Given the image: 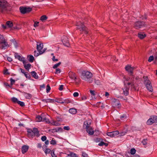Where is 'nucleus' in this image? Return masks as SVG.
<instances>
[{
  "mask_svg": "<svg viewBox=\"0 0 157 157\" xmlns=\"http://www.w3.org/2000/svg\"><path fill=\"white\" fill-rule=\"evenodd\" d=\"M99 146H102L105 145V146L107 147L108 145V144L107 143H105L103 141H101L100 143L98 144Z\"/></svg>",
  "mask_w": 157,
  "mask_h": 157,
  "instance_id": "nucleus-32",
  "label": "nucleus"
},
{
  "mask_svg": "<svg viewBox=\"0 0 157 157\" xmlns=\"http://www.w3.org/2000/svg\"><path fill=\"white\" fill-rule=\"evenodd\" d=\"M19 10L21 13L22 14L29 13L32 10V9L30 7H26L23 6L20 7Z\"/></svg>",
  "mask_w": 157,
  "mask_h": 157,
  "instance_id": "nucleus-11",
  "label": "nucleus"
},
{
  "mask_svg": "<svg viewBox=\"0 0 157 157\" xmlns=\"http://www.w3.org/2000/svg\"><path fill=\"white\" fill-rule=\"evenodd\" d=\"M28 57H29V59H28L30 63L33 62L34 60V58L33 56L31 55H29L28 56Z\"/></svg>",
  "mask_w": 157,
  "mask_h": 157,
  "instance_id": "nucleus-24",
  "label": "nucleus"
},
{
  "mask_svg": "<svg viewBox=\"0 0 157 157\" xmlns=\"http://www.w3.org/2000/svg\"><path fill=\"white\" fill-rule=\"evenodd\" d=\"M25 96L27 99H30L32 97L31 95L29 93H25Z\"/></svg>",
  "mask_w": 157,
  "mask_h": 157,
  "instance_id": "nucleus-31",
  "label": "nucleus"
},
{
  "mask_svg": "<svg viewBox=\"0 0 157 157\" xmlns=\"http://www.w3.org/2000/svg\"><path fill=\"white\" fill-rule=\"evenodd\" d=\"M17 103L21 107H23L25 106L24 103L22 101H17Z\"/></svg>",
  "mask_w": 157,
  "mask_h": 157,
  "instance_id": "nucleus-34",
  "label": "nucleus"
},
{
  "mask_svg": "<svg viewBox=\"0 0 157 157\" xmlns=\"http://www.w3.org/2000/svg\"><path fill=\"white\" fill-rule=\"evenodd\" d=\"M134 78H132V77L131 79L132 80V81H131L130 82H128L127 83V85H131V86L132 87L134 86Z\"/></svg>",
  "mask_w": 157,
  "mask_h": 157,
  "instance_id": "nucleus-30",
  "label": "nucleus"
},
{
  "mask_svg": "<svg viewBox=\"0 0 157 157\" xmlns=\"http://www.w3.org/2000/svg\"><path fill=\"white\" fill-rule=\"evenodd\" d=\"M100 140L101 139L99 138H96L94 139V141L96 142H99Z\"/></svg>",
  "mask_w": 157,
  "mask_h": 157,
  "instance_id": "nucleus-54",
  "label": "nucleus"
},
{
  "mask_svg": "<svg viewBox=\"0 0 157 157\" xmlns=\"http://www.w3.org/2000/svg\"><path fill=\"white\" fill-rule=\"evenodd\" d=\"M41 139L42 141H44L46 140L47 137L45 136H44L41 137Z\"/></svg>",
  "mask_w": 157,
  "mask_h": 157,
  "instance_id": "nucleus-53",
  "label": "nucleus"
},
{
  "mask_svg": "<svg viewBox=\"0 0 157 157\" xmlns=\"http://www.w3.org/2000/svg\"><path fill=\"white\" fill-rule=\"evenodd\" d=\"M73 96L74 97H77L78 96L79 94L78 92H75L73 94Z\"/></svg>",
  "mask_w": 157,
  "mask_h": 157,
  "instance_id": "nucleus-60",
  "label": "nucleus"
},
{
  "mask_svg": "<svg viewBox=\"0 0 157 157\" xmlns=\"http://www.w3.org/2000/svg\"><path fill=\"white\" fill-rule=\"evenodd\" d=\"M119 134V132L118 131H115L110 132H108L107 135L111 137H113L118 135Z\"/></svg>",
  "mask_w": 157,
  "mask_h": 157,
  "instance_id": "nucleus-14",
  "label": "nucleus"
},
{
  "mask_svg": "<svg viewBox=\"0 0 157 157\" xmlns=\"http://www.w3.org/2000/svg\"><path fill=\"white\" fill-rule=\"evenodd\" d=\"M15 58L18 59L21 61L22 62L23 64H24V63H25V58L23 57H21L17 53H15Z\"/></svg>",
  "mask_w": 157,
  "mask_h": 157,
  "instance_id": "nucleus-15",
  "label": "nucleus"
},
{
  "mask_svg": "<svg viewBox=\"0 0 157 157\" xmlns=\"http://www.w3.org/2000/svg\"><path fill=\"white\" fill-rule=\"evenodd\" d=\"M31 75L32 76L36 79L38 78V76L37 74L36 73L35 71H32L31 72Z\"/></svg>",
  "mask_w": 157,
  "mask_h": 157,
  "instance_id": "nucleus-23",
  "label": "nucleus"
},
{
  "mask_svg": "<svg viewBox=\"0 0 157 157\" xmlns=\"http://www.w3.org/2000/svg\"><path fill=\"white\" fill-rule=\"evenodd\" d=\"M127 117L125 114H123L122 115L120 116V119L121 120H123L124 119H126Z\"/></svg>",
  "mask_w": 157,
  "mask_h": 157,
  "instance_id": "nucleus-42",
  "label": "nucleus"
},
{
  "mask_svg": "<svg viewBox=\"0 0 157 157\" xmlns=\"http://www.w3.org/2000/svg\"><path fill=\"white\" fill-rule=\"evenodd\" d=\"M43 150L44 151L47 148V146L45 144L43 145L42 147Z\"/></svg>",
  "mask_w": 157,
  "mask_h": 157,
  "instance_id": "nucleus-57",
  "label": "nucleus"
},
{
  "mask_svg": "<svg viewBox=\"0 0 157 157\" xmlns=\"http://www.w3.org/2000/svg\"><path fill=\"white\" fill-rule=\"evenodd\" d=\"M42 101L46 103L50 102L53 103L54 102L55 100L51 99H43Z\"/></svg>",
  "mask_w": 157,
  "mask_h": 157,
  "instance_id": "nucleus-22",
  "label": "nucleus"
},
{
  "mask_svg": "<svg viewBox=\"0 0 157 157\" xmlns=\"http://www.w3.org/2000/svg\"><path fill=\"white\" fill-rule=\"evenodd\" d=\"M76 25L77 26V29H79L80 31V33H85L87 34L88 33V29L84 25L82 22L80 21L77 22Z\"/></svg>",
  "mask_w": 157,
  "mask_h": 157,
  "instance_id": "nucleus-2",
  "label": "nucleus"
},
{
  "mask_svg": "<svg viewBox=\"0 0 157 157\" xmlns=\"http://www.w3.org/2000/svg\"><path fill=\"white\" fill-rule=\"evenodd\" d=\"M27 136L29 138H33L35 136L38 137L40 134L38 129L36 128H34L33 129L29 128L27 130Z\"/></svg>",
  "mask_w": 157,
  "mask_h": 157,
  "instance_id": "nucleus-1",
  "label": "nucleus"
},
{
  "mask_svg": "<svg viewBox=\"0 0 157 157\" xmlns=\"http://www.w3.org/2000/svg\"><path fill=\"white\" fill-rule=\"evenodd\" d=\"M24 75L27 78L29 79H30L31 78V77L30 75L28 73L26 72L25 73H24Z\"/></svg>",
  "mask_w": 157,
  "mask_h": 157,
  "instance_id": "nucleus-40",
  "label": "nucleus"
},
{
  "mask_svg": "<svg viewBox=\"0 0 157 157\" xmlns=\"http://www.w3.org/2000/svg\"><path fill=\"white\" fill-rule=\"evenodd\" d=\"M4 74L8 75H9L10 74V73L8 72V70L7 69H6L4 70Z\"/></svg>",
  "mask_w": 157,
  "mask_h": 157,
  "instance_id": "nucleus-56",
  "label": "nucleus"
},
{
  "mask_svg": "<svg viewBox=\"0 0 157 157\" xmlns=\"http://www.w3.org/2000/svg\"><path fill=\"white\" fill-rule=\"evenodd\" d=\"M121 104L120 103V102L119 101V103L118 104H117V105H116V107H117V108L120 109L121 108Z\"/></svg>",
  "mask_w": 157,
  "mask_h": 157,
  "instance_id": "nucleus-58",
  "label": "nucleus"
},
{
  "mask_svg": "<svg viewBox=\"0 0 157 157\" xmlns=\"http://www.w3.org/2000/svg\"><path fill=\"white\" fill-rule=\"evenodd\" d=\"M143 78L144 79V83L145 84L147 90L150 92H152L153 90V87L151 82L148 78V76H144Z\"/></svg>",
  "mask_w": 157,
  "mask_h": 157,
  "instance_id": "nucleus-3",
  "label": "nucleus"
},
{
  "mask_svg": "<svg viewBox=\"0 0 157 157\" xmlns=\"http://www.w3.org/2000/svg\"><path fill=\"white\" fill-rule=\"evenodd\" d=\"M122 89L123 90V93L126 96L128 95L129 94V88L127 87H125Z\"/></svg>",
  "mask_w": 157,
  "mask_h": 157,
  "instance_id": "nucleus-19",
  "label": "nucleus"
},
{
  "mask_svg": "<svg viewBox=\"0 0 157 157\" xmlns=\"http://www.w3.org/2000/svg\"><path fill=\"white\" fill-rule=\"evenodd\" d=\"M134 67H132L130 65H127L125 67L126 70L127 71L129 75L132 76L133 78H134V76L133 75V71L135 69Z\"/></svg>",
  "mask_w": 157,
  "mask_h": 157,
  "instance_id": "nucleus-10",
  "label": "nucleus"
},
{
  "mask_svg": "<svg viewBox=\"0 0 157 157\" xmlns=\"http://www.w3.org/2000/svg\"><path fill=\"white\" fill-rule=\"evenodd\" d=\"M29 147L28 146L24 145L21 148L22 152L23 154L26 153L28 150Z\"/></svg>",
  "mask_w": 157,
  "mask_h": 157,
  "instance_id": "nucleus-17",
  "label": "nucleus"
},
{
  "mask_svg": "<svg viewBox=\"0 0 157 157\" xmlns=\"http://www.w3.org/2000/svg\"><path fill=\"white\" fill-rule=\"evenodd\" d=\"M93 76L92 74L88 71H83L81 74V78L83 80L86 81L88 79L91 78Z\"/></svg>",
  "mask_w": 157,
  "mask_h": 157,
  "instance_id": "nucleus-4",
  "label": "nucleus"
},
{
  "mask_svg": "<svg viewBox=\"0 0 157 157\" xmlns=\"http://www.w3.org/2000/svg\"><path fill=\"white\" fill-rule=\"evenodd\" d=\"M26 62L25 61V63L24 64V67L28 71H29V69L31 67V65L30 63H28V64H26Z\"/></svg>",
  "mask_w": 157,
  "mask_h": 157,
  "instance_id": "nucleus-20",
  "label": "nucleus"
},
{
  "mask_svg": "<svg viewBox=\"0 0 157 157\" xmlns=\"http://www.w3.org/2000/svg\"><path fill=\"white\" fill-rule=\"evenodd\" d=\"M82 155L83 157H88V155L84 152L82 153Z\"/></svg>",
  "mask_w": 157,
  "mask_h": 157,
  "instance_id": "nucleus-52",
  "label": "nucleus"
},
{
  "mask_svg": "<svg viewBox=\"0 0 157 157\" xmlns=\"http://www.w3.org/2000/svg\"><path fill=\"white\" fill-rule=\"evenodd\" d=\"M146 25L142 21H137L135 23L134 27L136 29H139L145 26Z\"/></svg>",
  "mask_w": 157,
  "mask_h": 157,
  "instance_id": "nucleus-9",
  "label": "nucleus"
},
{
  "mask_svg": "<svg viewBox=\"0 0 157 157\" xmlns=\"http://www.w3.org/2000/svg\"><path fill=\"white\" fill-rule=\"evenodd\" d=\"M95 83L97 85H100L101 84L100 81L99 80H96L95 79Z\"/></svg>",
  "mask_w": 157,
  "mask_h": 157,
  "instance_id": "nucleus-50",
  "label": "nucleus"
},
{
  "mask_svg": "<svg viewBox=\"0 0 157 157\" xmlns=\"http://www.w3.org/2000/svg\"><path fill=\"white\" fill-rule=\"evenodd\" d=\"M50 144L52 145H55L56 144V141L54 138H52V140L50 141Z\"/></svg>",
  "mask_w": 157,
  "mask_h": 157,
  "instance_id": "nucleus-41",
  "label": "nucleus"
},
{
  "mask_svg": "<svg viewBox=\"0 0 157 157\" xmlns=\"http://www.w3.org/2000/svg\"><path fill=\"white\" fill-rule=\"evenodd\" d=\"M60 72H61L60 69L59 68H56V72H55V74H58V73H60Z\"/></svg>",
  "mask_w": 157,
  "mask_h": 157,
  "instance_id": "nucleus-49",
  "label": "nucleus"
},
{
  "mask_svg": "<svg viewBox=\"0 0 157 157\" xmlns=\"http://www.w3.org/2000/svg\"><path fill=\"white\" fill-rule=\"evenodd\" d=\"M61 64V62H59L58 63H57L56 64H55L53 67V68L54 69H56L59 66L60 64Z\"/></svg>",
  "mask_w": 157,
  "mask_h": 157,
  "instance_id": "nucleus-37",
  "label": "nucleus"
},
{
  "mask_svg": "<svg viewBox=\"0 0 157 157\" xmlns=\"http://www.w3.org/2000/svg\"><path fill=\"white\" fill-rule=\"evenodd\" d=\"M69 156H70L71 157H77V155L73 152H71L70 154L68 155Z\"/></svg>",
  "mask_w": 157,
  "mask_h": 157,
  "instance_id": "nucleus-43",
  "label": "nucleus"
},
{
  "mask_svg": "<svg viewBox=\"0 0 157 157\" xmlns=\"http://www.w3.org/2000/svg\"><path fill=\"white\" fill-rule=\"evenodd\" d=\"M0 44H2V49H5L6 47H9L7 42L4 38L3 36L0 34Z\"/></svg>",
  "mask_w": 157,
  "mask_h": 157,
  "instance_id": "nucleus-7",
  "label": "nucleus"
},
{
  "mask_svg": "<svg viewBox=\"0 0 157 157\" xmlns=\"http://www.w3.org/2000/svg\"><path fill=\"white\" fill-rule=\"evenodd\" d=\"M82 100H85L87 99L86 96L85 95H83L81 97Z\"/></svg>",
  "mask_w": 157,
  "mask_h": 157,
  "instance_id": "nucleus-62",
  "label": "nucleus"
},
{
  "mask_svg": "<svg viewBox=\"0 0 157 157\" xmlns=\"http://www.w3.org/2000/svg\"><path fill=\"white\" fill-rule=\"evenodd\" d=\"M63 85H60L59 88V89L60 90H62L63 89Z\"/></svg>",
  "mask_w": 157,
  "mask_h": 157,
  "instance_id": "nucleus-63",
  "label": "nucleus"
},
{
  "mask_svg": "<svg viewBox=\"0 0 157 157\" xmlns=\"http://www.w3.org/2000/svg\"><path fill=\"white\" fill-rule=\"evenodd\" d=\"M119 102V101L118 99H112V105L113 106V107H116V105H117V104H118Z\"/></svg>",
  "mask_w": 157,
  "mask_h": 157,
  "instance_id": "nucleus-18",
  "label": "nucleus"
},
{
  "mask_svg": "<svg viewBox=\"0 0 157 157\" xmlns=\"http://www.w3.org/2000/svg\"><path fill=\"white\" fill-rule=\"evenodd\" d=\"M6 24L10 28H11L13 25V22L10 21H7Z\"/></svg>",
  "mask_w": 157,
  "mask_h": 157,
  "instance_id": "nucleus-28",
  "label": "nucleus"
},
{
  "mask_svg": "<svg viewBox=\"0 0 157 157\" xmlns=\"http://www.w3.org/2000/svg\"><path fill=\"white\" fill-rule=\"evenodd\" d=\"M83 127L86 129V132L90 135H92L94 133L93 128L90 126L88 125V123L87 122H84Z\"/></svg>",
  "mask_w": 157,
  "mask_h": 157,
  "instance_id": "nucleus-6",
  "label": "nucleus"
},
{
  "mask_svg": "<svg viewBox=\"0 0 157 157\" xmlns=\"http://www.w3.org/2000/svg\"><path fill=\"white\" fill-rule=\"evenodd\" d=\"M43 47V44L42 43L37 42V49L38 52H40V54H43L45 52V50H41Z\"/></svg>",
  "mask_w": 157,
  "mask_h": 157,
  "instance_id": "nucleus-12",
  "label": "nucleus"
},
{
  "mask_svg": "<svg viewBox=\"0 0 157 157\" xmlns=\"http://www.w3.org/2000/svg\"><path fill=\"white\" fill-rule=\"evenodd\" d=\"M69 77L72 79H74L75 81H76L77 79V76L75 73L70 71L68 73Z\"/></svg>",
  "mask_w": 157,
  "mask_h": 157,
  "instance_id": "nucleus-16",
  "label": "nucleus"
},
{
  "mask_svg": "<svg viewBox=\"0 0 157 157\" xmlns=\"http://www.w3.org/2000/svg\"><path fill=\"white\" fill-rule=\"evenodd\" d=\"M156 122H157V116L153 115L150 116V118L147 121L146 123L148 125H151Z\"/></svg>",
  "mask_w": 157,
  "mask_h": 157,
  "instance_id": "nucleus-8",
  "label": "nucleus"
},
{
  "mask_svg": "<svg viewBox=\"0 0 157 157\" xmlns=\"http://www.w3.org/2000/svg\"><path fill=\"white\" fill-rule=\"evenodd\" d=\"M52 60L53 61H57L58 60L57 59L55 58V56H53Z\"/></svg>",
  "mask_w": 157,
  "mask_h": 157,
  "instance_id": "nucleus-61",
  "label": "nucleus"
},
{
  "mask_svg": "<svg viewBox=\"0 0 157 157\" xmlns=\"http://www.w3.org/2000/svg\"><path fill=\"white\" fill-rule=\"evenodd\" d=\"M71 100L69 99H66L63 100V104L64 103H68L71 102Z\"/></svg>",
  "mask_w": 157,
  "mask_h": 157,
  "instance_id": "nucleus-33",
  "label": "nucleus"
},
{
  "mask_svg": "<svg viewBox=\"0 0 157 157\" xmlns=\"http://www.w3.org/2000/svg\"><path fill=\"white\" fill-rule=\"evenodd\" d=\"M55 101L57 102L63 104V101L62 98H56Z\"/></svg>",
  "mask_w": 157,
  "mask_h": 157,
  "instance_id": "nucleus-29",
  "label": "nucleus"
},
{
  "mask_svg": "<svg viewBox=\"0 0 157 157\" xmlns=\"http://www.w3.org/2000/svg\"><path fill=\"white\" fill-rule=\"evenodd\" d=\"M51 90V88L50 86H49V84H48L46 88V92L47 93L49 92Z\"/></svg>",
  "mask_w": 157,
  "mask_h": 157,
  "instance_id": "nucleus-46",
  "label": "nucleus"
},
{
  "mask_svg": "<svg viewBox=\"0 0 157 157\" xmlns=\"http://www.w3.org/2000/svg\"><path fill=\"white\" fill-rule=\"evenodd\" d=\"M39 52L38 53L36 50H35L34 51V56L35 57H37L38 56H39L40 55H41L42 54L40 53V52Z\"/></svg>",
  "mask_w": 157,
  "mask_h": 157,
  "instance_id": "nucleus-36",
  "label": "nucleus"
},
{
  "mask_svg": "<svg viewBox=\"0 0 157 157\" xmlns=\"http://www.w3.org/2000/svg\"><path fill=\"white\" fill-rule=\"evenodd\" d=\"M62 41L65 46L68 47L70 45L68 38L67 36H63L62 37Z\"/></svg>",
  "mask_w": 157,
  "mask_h": 157,
  "instance_id": "nucleus-13",
  "label": "nucleus"
},
{
  "mask_svg": "<svg viewBox=\"0 0 157 157\" xmlns=\"http://www.w3.org/2000/svg\"><path fill=\"white\" fill-rule=\"evenodd\" d=\"M147 139L143 140L142 141V143L144 145H146L147 144Z\"/></svg>",
  "mask_w": 157,
  "mask_h": 157,
  "instance_id": "nucleus-39",
  "label": "nucleus"
},
{
  "mask_svg": "<svg viewBox=\"0 0 157 157\" xmlns=\"http://www.w3.org/2000/svg\"><path fill=\"white\" fill-rule=\"evenodd\" d=\"M36 120L37 122H40L41 121H42V120H43V121H44V120H46V119L45 118H42V117L41 116H39V115L37 116L36 117Z\"/></svg>",
  "mask_w": 157,
  "mask_h": 157,
  "instance_id": "nucleus-21",
  "label": "nucleus"
},
{
  "mask_svg": "<svg viewBox=\"0 0 157 157\" xmlns=\"http://www.w3.org/2000/svg\"><path fill=\"white\" fill-rule=\"evenodd\" d=\"M11 100L14 103H17V101H18L17 99L15 97H13L11 98Z\"/></svg>",
  "mask_w": 157,
  "mask_h": 157,
  "instance_id": "nucleus-35",
  "label": "nucleus"
},
{
  "mask_svg": "<svg viewBox=\"0 0 157 157\" xmlns=\"http://www.w3.org/2000/svg\"><path fill=\"white\" fill-rule=\"evenodd\" d=\"M63 129L64 130H69L70 129V127L69 126H64L63 127Z\"/></svg>",
  "mask_w": 157,
  "mask_h": 157,
  "instance_id": "nucleus-55",
  "label": "nucleus"
},
{
  "mask_svg": "<svg viewBox=\"0 0 157 157\" xmlns=\"http://www.w3.org/2000/svg\"><path fill=\"white\" fill-rule=\"evenodd\" d=\"M136 152V150L135 148H132L130 150V153L132 155H134L135 154Z\"/></svg>",
  "mask_w": 157,
  "mask_h": 157,
  "instance_id": "nucleus-38",
  "label": "nucleus"
},
{
  "mask_svg": "<svg viewBox=\"0 0 157 157\" xmlns=\"http://www.w3.org/2000/svg\"><path fill=\"white\" fill-rule=\"evenodd\" d=\"M10 81L11 82V84L12 85L14 84L15 80L13 79L12 78L10 79Z\"/></svg>",
  "mask_w": 157,
  "mask_h": 157,
  "instance_id": "nucleus-51",
  "label": "nucleus"
},
{
  "mask_svg": "<svg viewBox=\"0 0 157 157\" xmlns=\"http://www.w3.org/2000/svg\"><path fill=\"white\" fill-rule=\"evenodd\" d=\"M33 21L34 22V26L35 27H38L39 26L38 24H39V22L37 21Z\"/></svg>",
  "mask_w": 157,
  "mask_h": 157,
  "instance_id": "nucleus-45",
  "label": "nucleus"
},
{
  "mask_svg": "<svg viewBox=\"0 0 157 157\" xmlns=\"http://www.w3.org/2000/svg\"><path fill=\"white\" fill-rule=\"evenodd\" d=\"M54 123H55V124H53V125H54V126H57L59 125L60 124H59V123H58V122L56 121H55Z\"/></svg>",
  "mask_w": 157,
  "mask_h": 157,
  "instance_id": "nucleus-59",
  "label": "nucleus"
},
{
  "mask_svg": "<svg viewBox=\"0 0 157 157\" xmlns=\"http://www.w3.org/2000/svg\"><path fill=\"white\" fill-rule=\"evenodd\" d=\"M154 57L153 56H151L149 57L148 59V61L149 62H151L154 60Z\"/></svg>",
  "mask_w": 157,
  "mask_h": 157,
  "instance_id": "nucleus-44",
  "label": "nucleus"
},
{
  "mask_svg": "<svg viewBox=\"0 0 157 157\" xmlns=\"http://www.w3.org/2000/svg\"><path fill=\"white\" fill-rule=\"evenodd\" d=\"M94 92L95 91L94 90H90V92L91 94L93 95H95Z\"/></svg>",
  "mask_w": 157,
  "mask_h": 157,
  "instance_id": "nucleus-64",
  "label": "nucleus"
},
{
  "mask_svg": "<svg viewBox=\"0 0 157 157\" xmlns=\"http://www.w3.org/2000/svg\"><path fill=\"white\" fill-rule=\"evenodd\" d=\"M138 36L140 39H142L146 36V35L145 34H142L140 33H138Z\"/></svg>",
  "mask_w": 157,
  "mask_h": 157,
  "instance_id": "nucleus-25",
  "label": "nucleus"
},
{
  "mask_svg": "<svg viewBox=\"0 0 157 157\" xmlns=\"http://www.w3.org/2000/svg\"><path fill=\"white\" fill-rule=\"evenodd\" d=\"M9 6V3L6 0H0V12L2 13L6 10Z\"/></svg>",
  "mask_w": 157,
  "mask_h": 157,
  "instance_id": "nucleus-5",
  "label": "nucleus"
},
{
  "mask_svg": "<svg viewBox=\"0 0 157 157\" xmlns=\"http://www.w3.org/2000/svg\"><path fill=\"white\" fill-rule=\"evenodd\" d=\"M51 150L49 148H47L45 149V150L44 151L45 153L47 154H49Z\"/></svg>",
  "mask_w": 157,
  "mask_h": 157,
  "instance_id": "nucleus-47",
  "label": "nucleus"
},
{
  "mask_svg": "<svg viewBox=\"0 0 157 157\" xmlns=\"http://www.w3.org/2000/svg\"><path fill=\"white\" fill-rule=\"evenodd\" d=\"M69 112L72 114H75L77 113V110L74 108H71L69 110Z\"/></svg>",
  "mask_w": 157,
  "mask_h": 157,
  "instance_id": "nucleus-26",
  "label": "nucleus"
},
{
  "mask_svg": "<svg viewBox=\"0 0 157 157\" xmlns=\"http://www.w3.org/2000/svg\"><path fill=\"white\" fill-rule=\"evenodd\" d=\"M48 19V17L45 15H44L41 17L40 20L42 22L46 21Z\"/></svg>",
  "mask_w": 157,
  "mask_h": 157,
  "instance_id": "nucleus-27",
  "label": "nucleus"
},
{
  "mask_svg": "<svg viewBox=\"0 0 157 157\" xmlns=\"http://www.w3.org/2000/svg\"><path fill=\"white\" fill-rule=\"evenodd\" d=\"M51 154L52 157H57V156L54 153L53 150H52L51 151Z\"/></svg>",
  "mask_w": 157,
  "mask_h": 157,
  "instance_id": "nucleus-48",
  "label": "nucleus"
}]
</instances>
